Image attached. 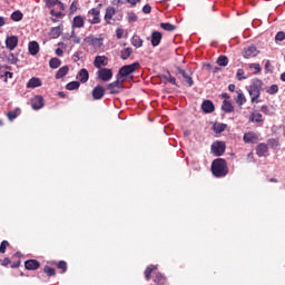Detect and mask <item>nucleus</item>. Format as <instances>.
<instances>
[{
	"label": "nucleus",
	"instance_id": "nucleus-1",
	"mask_svg": "<svg viewBox=\"0 0 285 285\" xmlns=\"http://www.w3.org/2000/svg\"><path fill=\"white\" fill-rule=\"evenodd\" d=\"M212 173L214 177H226L228 175V166L223 158L215 159L212 164Z\"/></svg>",
	"mask_w": 285,
	"mask_h": 285
},
{
	"label": "nucleus",
	"instance_id": "nucleus-2",
	"mask_svg": "<svg viewBox=\"0 0 285 285\" xmlns=\"http://www.w3.org/2000/svg\"><path fill=\"white\" fill-rule=\"evenodd\" d=\"M249 97H252V104H259V97L262 95V80L254 79L248 88Z\"/></svg>",
	"mask_w": 285,
	"mask_h": 285
},
{
	"label": "nucleus",
	"instance_id": "nucleus-3",
	"mask_svg": "<svg viewBox=\"0 0 285 285\" xmlns=\"http://www.w3.org/2000/svg\"><path fill=\"white\" fill-rule=\"evenodd\" d=\"M212 153L215 157H222L226 153V142L215 141L212 145Z\"/></svg>",
	"mask_w": 285,
	"mask_h": 285
},
{
	"label": "nucleus",
	"instance_id": "nucleus-4",
	"mask_svg": "<svg viewBox=\"0 0 285 285\" xmlns=\"http://www.w3.org/2000/svg\"><path fill=\"white\" fill-rule=\"evenodd\" d=\"M137 68H139V62H134L131 65L124 66L119 70V77H128V75H132V72H135Z\"/></svg>",
	"mask_w": 285,
	"mask_h": 285
},
{
	"label": "nucleus",
	"instance_id": "nucleus-5",
	"mask_svg": "<svg viewBox=\"0 0 285 285\" xmlns=\"http://www.w3.org/2000/svg\"><path fill=\"white\" fill-rule=\"evenodd\" d=\"M97 75L98 79L101 81H110V79H112V69L101 68L98 70Z\"/></svg>",
	"mask_w": 285,
	"mask_h": 285
},
{
	"label": "nucleus",
	"instance_id": "nucleus-6",
	"mask_svg": "<svg viewBox=\"0 0 285 285\" xmlns=\"http://www.w3.org/2000/svg\"><path fill=\"white\" fill-rule=\"evenodd\" d=\"M100 10L99 8L90 9L88 12L89 22L91 23H101V18H99Z\"/></svg>",
	"mask_w": 285,
	"mask_h": 285
},
{
	"label": "nucleus",
	"instance_id": "nucleus-7",
	"mask_svg": "<svg viewBox=\"0 0 285 285\" xmlns=\"http://www.w3.org/2000/svg\"><path fill=\"white\" fill-rule=\"evenodd\" d=\"M259 55V50H257V47L250 46L244 50L243 57L245 59H253V57H257Z\"/></svg>",
	"mask_w": 285,
	"mask_h": 285
},
{
	"label": "nucleus",
	"instance_id": "nucleus-8",
	"mask_svg": "<svg viewBox=\"0 0 285 285\" xmlns=\"http://www.w3.org/2000/svg\"><path fill=\"white\" fill-rule=\"evenodd\" d=\"M19 46V38L17 36H10L6 39V47L9 50H14Z\"/></svg>",
	"mask_w": 285,
	"mask_h": 285
},
{
	"label": "nucleus",
	"instance_id": "nucleus-9",
	"mask_svg": "<svg viewBox=\"0 0 285 285\" xmlns=\"http://www.w3.org/2000/svg\"><path fill=\"white\" fill-rule=\"evenodd\" d=\"M95 68H104L108 66V57L106 56H97L94 61Z\"/></svg>",
	"mask_w": 285,
	"mask_h": 285
},
{
	"label": "nucleus",
	"instance_id": "nucleus-10",
	"mask_svg": "<svg viewBox=\"0 0 285 285\" xmlns=\"http://www.w3.org/2000/svg\"><path fill=\"white\" fill-rule=\"evenodd\" d=\"M31 106H32L33 110H41V108H43V97L36 96L31 100Z\"/></svg>",
	"mask_w": 285,
	"mask_h": 285
},
{
	"label": "nucleus",
	"instance_id": "nucleus-11",
	"mask_svg": "<svg viewBox=\"0 0 285 285\" xmlns=\"http://www.w3.org/2000/svg\"><path fill=\"white\" fill-rule=\"evenodd\" d=\"M245 144H256V141L259 139V136L255 132H247L243 137Z\"/></svg>",
	"mask_w": 285,
	"mask_h": 285
},
{
	"label": "nucleus",
	"instance_id": "nucleus-12",
	"mask_svg": "<svg viewBox=\"0 0 285 285\" xmlns=\"http://www.w3.org/2000/svg\"><path fill=\"white\" fill-rule=\"evenodd\" d=\"M29 55L32 57H36V55H39V42L37 41H30L28 45Z\"/></svg>",
	"mask_w": 285,
	"mask_h": 285
},
{
	"label": "nucleus",
	"instance_id": "nucleus-13",
	"mask_svg": "<svg viewBox=\"0 0 285 285\" xmlns=\"http://www.w3.org/2000/svg\"><path fill=\"white\" fill-rule=\"evenodd\" d=\"M42 82L41 79L37 77H32L28 82H27V88H41Z\"/></svg>",
	"mask_w": 285,
	"mask_h": 285
},
{
	"label": "nucleus",
	"instance_id": "nucleus-14",
	"mask_svg": "<svg viewBox=\"0 0 285 285\" xmlns=\"http://www.w3.org/2000/svg\"><path fill=\"white\" fill-rule=\"evenodd\" d=\"M202 110H204V111L207 112V114L214 112V110H215V105H214L213 101H210V100H205V101L202 104Z\"/></svg>",
	"mask_w": 285,
	"mask_h": 285
},
{
	"label": "nucleus",
	"instance_id": "nucleus-15",
	"mask_svg": "<svg viewBox=\"0 0 285 285\" xmlns=\"http://www.w3.org/2000/svg\"><path fill=\"white\" fill-rule=\"evenodd\" d=\"M105 94H106V90H105L104 87H101V86H97V87L92 90V97H94V99H101Z\"/></svg>",
	"mask_w": 285,
	"mask_h": 285
},
{
	"label": "nucleus",
	"instance_id": "nucleus-16",
	"mask_svg": "<svg viewBox=\"0 0 285 285\" xmlns=\"http://www.w3.org/2000/svg\"><path fill=\"white\" fill-rule=\"evenodd\" d=\"M159 43H161V32L154 31L151 33V46L157 47Z\"/></svg>",
	"mask_w": 285,
	"mask_h": 285
},
{
	"label": "nucleus",
	"instance_id": "nucleus-17",
	"mask_svg": "<svg viewBox=\"0 0 285 285\" xmlns=\"http://www.w3.org/2000/svg\"><path fill=\"white\" fill-rule=\"evenodd\" d=\"M27 271H37L40 264L36 259H29L24 263Z\"/></svg>",
	"mask_w": 285,
	"mask_h": 285
},
{
	"label": "nucleus",
	"instance_id": "nucleus-18",
	"mask_svg": "<svg viewBox=\"0 0 285 285\" xmlns=\"http://www.w3.org/2000/svg\"><path fill=\"white\" fill-rule=\"evenodd\" d=\"M121 87V80L119 77H117V80L109 83L107 86L108 90H110L111 95H115L117 91H115V88H120Z\"/></svg>",
	"mask_w": 285,
	"mask_h": 285
},
{
	"label": "nucleus",
	"instance_id": "nucleus-19",
	"mask_svg": "<svg viewBox=\"0 0 285 285\" xmlns=\"http://www.w3.org/2000/svg\"><path fill=\"white\" fill-rule=\"evenodd\" d=\"M236 104L237 106L242 107L246 104V96L244 95V92H242V90L236 91Z\"/></svg>",
	"mask_w": 285,
	"mask_h": 285
},
{
	"label": "nucleus",
	"instance_id": "nucleus-20",
	"mask_svg": "<svg viewBox=\"0 0 285 285\" xmlns=\"http://www.w3.org/2000/svg\"><path fill=\"white\" fill-rule=\"evenodd\" d=\"M77 79L79 81H81L82 83H86V81H88L89 79V73H88V70L86 69H81L77 76Z\"/></svg>",
	"mask_w": 285,
	"mask_h": 285
},
{
	"label": "nucleus",
	"instance_id": "nucleus-21",
	"mask_svg": "<svg viewBox=\"0 0 285 285\" xmlns=\"http://www.w3.org/2000/svg\"><path fill=\"white\" fill-rule=\"evenodd\" d=\"M85 43H88L89 46H99V43H101V41L96 38L95 36H88L85 38Z\"/></svg>",
	"mask_w": 285,
	"mask_h": 285
},
{
	"label": "nucleus",
	"instance_id": "nucleus-22",
	"mask_svg": "<svg viewBox=\"0 0 285 285\" xmlns=\"http://www.w3.org/2000/svg\"><path fill=\"white\" fill-rule=\"evenodd\" d=\"M256 153H257L258 157H264V155L268 153V145L259 144L257 146Z\"/></svg>",
	"mask_w": 285,
	"mask_h": 285
},
{
	"label": "nucleus",
	"instance_id": "nucleus-23",
	"mask_svg": "<svg viewBox=\"0 0 285 285\" xmlns=\"http://www.w3.org/2000/svg\"><path fill=\"white\" fill-rule=\"evenodd\" d=\"M222 110H224V112H233V110H235V107H233V104H230V101L224 100L222 105Z\"/></svg>",
	"mask_w": 285,
	"mask_h": 285
},
{
	"label": "nucleus",
	"instance_id": "nucleus-24",
	"mask_svg": "<svg viewBox=\"0 0 285 285\" xmlns=\"http://www.w3.org/2000/svg\"><path fill=\"white\" fill-rule=\"evenodd\" d=\"M68 66H63L62 68H60L56 75V79H63V77L68 75Z\"/></svg>",
	"mask_w": 285,
	"mask_h": 285
},
{
	"label": "nucleus",
	"instance_id": "nucleus-25",
	"mask_svg": "<svg viewBox=\"0 0 285 285\" xmlns=\"http://www.w3.org/2000/svg\"><path fill=\"white\" fill-rule=\"evenodd\" d=\"M131 45L135 48H141V46H144V40H141V38H139V36H134L131 38Z\"/></svg>",
	"mask_w": 285,
	"mask_h": 285
},
{
	"label": "nucleus",
	"instance_id": "nucleus-26",
	"mask_svg": "<svg viewBox=\"0 0 285 285\" xmlns=\"http://www.w3.org/2000/svg\"><path fill=\"white\" fill-rule=\"evenodd\" d=\"M72 28H83V18H81V16L73 18Z\"/></svg>",
	"mask_w": 285,
	"mask_h": 285
},
{
	"label": "nucleus",
	"instance_id": "nucleus-27",
	"mask_svg": "<svg viewBox=\"0 0 285 285\" xmlns=\"http://www.w3.org/2000/svg\"><path fill=\"white\" fill-rule=\"evenodd\" d=\"M249 120L253 121L254 124H262V114L259 112H254L250 115Z\"/></svg>",
	"mask_w": 285,
	"mask_h": 285
},
{
	"label": "nucleus",
	"instance_id": "nucleus-28",
	"mask_svg": "<svg viewBox=\"0 0 285 285\" xmlns=\"http://www.w3.org/2000/svg\"><path fill=\"white\" fill-rule=\"evenodd\" d=\"M213 130H214V132L219 135L220 132H224L226 130V125L225 124H214Z\"/></svg>",
	"mask_w": 285,
	"mask_h": 285
},
{
	"label": "nucleus",
	"instance_id": "nucleus-29",
	"mask_svg": "<svg viewBox=\"0 0 285 285\" xmlns=\"http://www.w3.org/2000/svg\"><path fill=\"white\" fill-rule=\"evenodd\" d=\"M112 17H115V8L109 7L106 10L105 20L110 21V19H112Z\"/></svg>",
	"mask_w": 285,
	"mask_h": 285
},
{
	"label": "nucleus",
	"instance_id": "nucleus-30",
	"mask_svg": "<svg viewBox=\"0 0 285 285\" xmlns=\"http://www.w3.org/2000/svg\"><path fill=\"white\" fill-rule=\"evenodd\" d=\"M49 66H50V68H52L55 70V69L59 68V66H61V60L59 58H52L49 61Z\"/></svg>",
	"mask_w": 285,
	"mask_h": 285
},
{
	"label": "nucleus",
	"instance_id": "nucleus-31",
	"mask_svg": "<svg viewBox=\"0 0 285 285\" xmlns=\"http://www.w3.org/2000/svg\"><path fill=\"white\" fill-rule=\"evenodd\" d=\"M153 271H157V265H150L145 271V277L146 279H150V275L153 274Z\"/></svg>",
	"mask_w": 285,
	"mask_h": 285
},
{
	"label": "nucleus",
	"instance_id": "nucleus-32",
	"mask_svg": "<svg viewBox=\"0 0 285 285\" xmlns=\"http://www.w3.org/2000/svg\"><path fill=\"white\" fill-rule=\"evenodd\" d=\"M180 75L184 77L186 83H188V86H193V78L188 75H186V71L183 69H179Z\"/></svg>",
	"mask_w": 285,
	"mask_h": 285
},
{
	"label": "nucleus",
	"instance_id": "nucleus-33",
	"mask_svg": "<svg viewBox=\"0 0 285 285\" xmlns=\"http://www.w3.org/2000/svg\"><path fill=\"white\" fill-rule=\"evenodd\" d=\"M236 79L238 81H242L244 79H248V76H246V72H244V69H238L236 72Z\"/></svg>",
	"mask_w": 285,
	"mask_h": 285
},
{
	"label": "nucleus",
	"instance_id": "nucleus-34",
	"mask_svg": "<svg viewBox=\"0 0 285 285\" xmlns=\"http://www.w3.org/2000/svg\"><path fill=\"white\" fill-rule=\"evenodd\" d=\"M217 63H218V66H223V67L228 66V57L219 56L217 59Z\"/></svg>",
	"mask_w": 285,
	"mask_h": 285
},
{
	"label": "nucleus",
	"instance_id": "nucleus-35",
	"mask_svg": "<svg viewBox=\"0 0 285 285\" xmlns=\"http://www.w3.org/2000/svg\"><path fill=\"white\" fill-rule=\"evenodd\" d=\"M154 282L158 285H164L166 284V277H164L161 274H157Z\"/></svg>",
	"mask_w": 285,
	"mask_h": 285
},
{
	"label": "nucleus",
	"instance_id": "nucleus-36",
	"mask_svg": "<svg viewBox=\"0 0 285 285\" xmlns=\"http://www.w3.org/2000/svg\"><path fill=\"white\" fill-rule=\"evenodd\" d=\"M19 112H20V109H19V108H17V109L13 110V111H9V112H8V119H9L10 121H12L13 119H17V117H19Z\"/></svg>",
	"mask_w": 285,
	"mask_h": 285
},
{
	"label": "nucleus",
	"instance_id": "nucleus-37",
	"mask_svg": "<svg viewBox=\"0 0 285 285\" xmlns=\"http://www.w3.org/2000/svg\"><path fill=\"white\" fill-rule=\"evenodd\" d=\"M132 55V49L131 48H126L121 51V59L126 60Z\"/></svg>",
	"mask_w": 285,
	"mask_h": 285
},
{
	"label": "nucleus",
	"instance_id": "nucleus-38",
	"mask_svg": "<svg viewBox=\"0 0 285 285\" xmlns=\"http://www.w3.org/2000/svg\"><path fill=\"white\" fill-rule=\"evenodd\" d=\"M79 86H80L79 81H71L67 83L66 88L67 90H77Z\"/></svg>",
	"mask_w": 285,
	"mask_h": 285
},
{
	"label": "nucleus",
	"instance_id": "nucleus-39",
	"mask_svg": "<svg viewBox=\"0 0 285 285\" xmlns=\"http://www.w3.org/2000/svg\"><path fill=\"white\" fill-rule=\"evenodd\" d=\"M11 19L12 21H21V19H23V13H21V11H14L11 14Z\"/></svg>",
	"mask_w": 285,
	"mask_h": 285
},
{
	"label": "nucleus",
	"instance_id": "nucleus-40",
	"mask_svg": "<svg viewBox=\"0 0 285 285\" xmlns=\"http://www.w3.org/2000/svg\"><path fill=\"white\" fill-rule=\"evenodd\" d=\"M160 28H163V30H167V32H173V30H175V26L168 22L160 23Z\"/></svg>",
	"mask_w": 285,
	"mask_h": 285
},
{
	"label": "nucleus",
	"instance_id": "nucleus-41",
	"mask_svg": "<svg viewBox=\"0 0 285 285\" xmlns=\"http://www.w3.org/2000/svg\"><path fill=\"white\" fill-rule=\"evenodd\" d=\"M51 35L55 39L61 36V27H55L51 29Z\"/></svg>",
	"mask_w": 285,
	"mask_h": 285
},
{
	"label": "nucleus",
	"instance_id": "nucleus-42",
	"mask_svg": "<svg viewBox=\"0 0 285 285\" xmlns=\"http://www.w3.org/2000/svg\"><path fill=\"white\" fill-rule=\"evenodd\" d=\"M8 61L9 63L17 65L19 63V58H17L14 53H9Z\"/></svg>",
	"mask_w": 285,
	"mask_h": 285
},
{
	"label": "nucleus",
	"instance_id": "nucleus-43",
	"mask_svg": "<svg viewBox=\"0 0 285 285\" xmlns=\"http://www.w3.org/2000/svg\"><path fill=\"white\" fill-rule=\"evenodd\" d=\"M253 68H254V70H256L254 72V75H257L258 72H262V67L259 66V63H250L249 65V70H253Z\"/></svg>",
	"mask_w": 285,
	"mask_h": 285
},
{
	"label": "nucleus",
	"instance_id": "nucleus-44",
	"mask_svg": "<svg viewBox=\"0 0 285 285\" xmlns=\"http://www.w3.org/2000/svg\"><path fill=\"white\" fill-rule=\"evenodd\" d=\"M279 87H277V85H272L268 89L267 92L268 95H276V92H278Z\"/></svg>",
	"mask_w": 285,
	"mask_h": 285
},
{
	"label": "nucleus",
	"instance_id": "nucleus-45",
	"mask_svg": "<svg viewBox=\"0 0 285 285\" xmlns=\"http://www.w3.org/2000/svg\"><path fill=\"white\" fill-rule=\"evenodd\" d=\"M8 246H10V243H8V240H3L0 244V253H6V249L8 248Z\"/></svg>",
	"mask_w": 285,
	"mask_h": 285
},
{
	"label": "nucleus",
	"instance_id": "nucleus-46",
	"mask_svg": "<svg viewBox=\"0 0 285 285\" xmlns=\"http://www.w3.org/2000/svg\"><path fill=\"white\" fill-rule=\"evenodd\" d=\"M47 8H52L53 6H57L59 3V0H45Z\"/></svg>",
	"mask_w": 285,
	"mask_h": 285
},
{
	"label": "nucleus",
	"instance_id": "nucleus-47",
	"mask_svg": "<svg viewBox=\"0 0 285 285\" xmlns=\"http://www.w3.org/2000/svg\"><path fill=\"white\" fill-rule=\"evenodd\" d=\"M58 268H60L62 271V273H66L68 265L66 264V262L60 261L58 264Z\"/></svg>",
	"mask_w": 285,
	"mask_h": 285
},
{
	"label": "nucleus",
	"instance_id": "nucleus-48",
	"mask_svg": "<svg viewBox=\"0 0 285 285\" xmlns=\"http://www.w3.org/2000/svg\"><path fill=\"white\" fill-rule=\"evenodd\" d=\"M116 37H117V39H124V29L122 28L116 29Z\"/></svg>",
	"mask_w": 285,
	"mask_h": 285
},
{
	"label": "nucleus",
	"instance_id": "nucleus-49",
	"mask_svg": "<svg viewBox=\"0 0 285 285\" xmlns=\"http://www.w3.org/2000/svg\"><path fill=\"white\" fill-rule=\"evenodd\" d=\"M151 11H153V7H150V4H145V6L142 7V12H144L145 14H150Z\"/></svg>",
	"mask_w": 285,
	"mask_h": 285
},
{
	"label": "nucleus",
	"instance_id": "nucleus-50",
	"mask_svg": "<svg viewBox=\"0 0 285 285\" xmlns=\"http://www.w3.org/2000/svg\"><path fill=\"white\" fill-rule=\"evenodd\" d=\"M284 39H285V33H284V31H279V32L276 35V37H275V40H276V41H284Z\"/></svg>",
	"mask_w": 285,
	"mask_h": 285
},
{
	"label": "nucleus",
	"instance_id": "nucleus-51",
	"mask_svg": "<svg viewBox=\"0 0 285 285\" xmlns=\"http://www.w3.org/2000/svg\"><path fill=\"white\" fill-rule=\"evenodd\" d=\"M45 273H47L49 277H52V275H55V268L47 266L45 267Z\"/></svg>",
	"mask_w": 285,
	"mask_h": 285
},
{
	"label": "nucleus",
	"instance_id": "nucleus-52",
	"mask_svg": "<svg viewBox=\"0 0 285 285\" xmlns=\"http://www.w3.org/2000/svg\"><path fill=\"white\" fill-rule=\"evenodd\" d=\"M70 37H71L73 43H81V38L77 37V36L75 35V31L71 32V36H70Z\"/></svg>",
	"mask_w": 285,
	"mask_h": 285
},
{
	"label": "nucleus",
	"instance_id": "nucleus-53",
	"mask_svg": "<svg viewBox=\"0 0 285 285\" xmlns=\"http://www.w3.org/2000/svg\"><path fill=\"white\" fill-rule=\"evenodd\" d=\"M4 81H8V79H12L13 73L10 71H3Z\"/></svg>",
	"mask_w": 285,
	"mask_h": 285
},
{
	"label": "nucleus",
	"instance_id": "nucleus-54",
	"mask_svg": "<svg viewBox=\"0 0 285 285\" xmlns=\"http://www.w3.org/2000/svg\"><path fill=\"white\" fill-rule=\"evenodd\" d=\"M128 20H129V21H137V14H135V13H128Z\"/></svg>",
	"mask_w": 285,
	"mask_h": 285
},
{
	"label": "nucleus",
	"instance_id": "nucleus-55",
	"mask_svg": "<svg viewBox=\"0 0 285 285\" xmlns=\"http://www.w3.org/2000/svg\"><path fill=\"white\" fill-rule=\"evenodd\" d=\"M56 55H57L58 57L63 56V50H62L61 48L56 49Z\"/></svg>",
	"mask_w": 285,
	"mask_h": 285
},
{
	"label": "nucleus",
	"instance_id": "nucleus-56",
	"mask_svg": "<svg viewBox=\"0 0 285 285\" xmlns=\"http://www.w3.org/2000/svg\"><path fill=\"white\" fill-rule=\"evenodd\" d=\"M6 68L8 67H0V78L4 77L6 73L3 72H6Z\"/></svg>",
	"mask_w": 285,
	"mask_h": 285
},
{
	"label": "nucleus",
	"instance_id": "nucleus-57",
	"mask_svg": "<svg viewBox=\"0 0 285 285\" xmlns=\"http://www.w3.org/2000/svg\"><path fill=\"white\" fill-rule=\"evenodd\" d=\"M262 112H264L265 115H268V107L267 106H262L261 107Z\"/></svg>",
	"mask_w": 285,
	"mask_h": 285
},
{
	"label": "nucleus",
	"instance_id": "nucleus-58",
	"mask_svg": "<svg viewBox=\"0 0 285 285\" xmlns=\"http://www.w3.org/2000/svg\"><path fill=\"white\" fill-rule=\"evenodd\" d=\"M2 26H6V18L4 17H0V28H2Z\"/></svg>",
	"mask_w": 285,
	"mask_h": 285
},
{
	"label": "nucleus",
	"instance_id": "nucleus-59",
	"mask_svg": "<svg viewBox=\"0 0 285 285\" xmlns=\"http://www.w3.org/2000/svg\"><path fill=\"white\" fill-rule=\"evenodd\" d=\"M168 81H169V83H174V85L176 83V79L173 76H169Z\"/></svg>",
	"mask_w": 285,
	"mask_h": 285
},
{
	"label": "nucleus",
	"instance_id": "nucleus-60",
	"mask_svg": "<svg viewBox=\"0 0 285 285\" xmlns=\"http://www.w3.org/2000/svg\"><path fill=\"white\" fill-rule=\"evenodd\" d=\"M228 90H229L230 92H235V85H229V86H228Z\"/></svg>",
	"mask_w": 285,
	"mask_h": 285
},
{
	"label": "nucleus",
	"instance_id": "nucleus-61",
	"mask_svg": "<svg viewBox=\"0 0 285 285\" xmlns=\"http://www.w3.org/2000/svg\"><path fill=\"white\" fill-rule=\"evenodd\" d=\"M128 3H131V6H137V1H140V0H127Z\"/></svg>",
	"mask_w": 285,
	"mask_h": 285
},
{
	"label": "nucleus",
	"instance_id": "nucleus-62",
	"mask_svg": "<svg viewBox=\"0 0 285 285\" xmlns=\"http://www.w3.org/2000/svg\"><path fill=\"white\" fill-rule=\"evenodd\" d=\"M56 6H58L60 10H65L63 4L60 1H58Z\"/></svg>",
	"mask_w": 285,
	"mask_h": 285
},
{
	"label": "nucleus",
	"instance_id": "nucleus-63",
	"mask_svg": "<svg viewBox=\"0 0 285 285\" xmlns=\"http://www.w3.org/2000/svg\"><path fill=\"white\" fill-rule=\"evenodd\" d=\"M281 80L285 81V72L281 75Z\"/></svg>",
	"mask_w": 285,
	"mask_h": 285
},
{
	"label": "nucleus",
	"instance_id": "nucleus-64",
	"mask_svg": "<svg viewBox=\"0 0 285 285\" xmlns=\"http://www.w3.org/2000/svg\"><path fill=\"white\" fill-rule=\"evenodd\" d=\"M213 72H219V67H215V68L213 69Z\"/></svg>",
	"mask_w": 285,
	"mask_h": 285
}]
</instances>
